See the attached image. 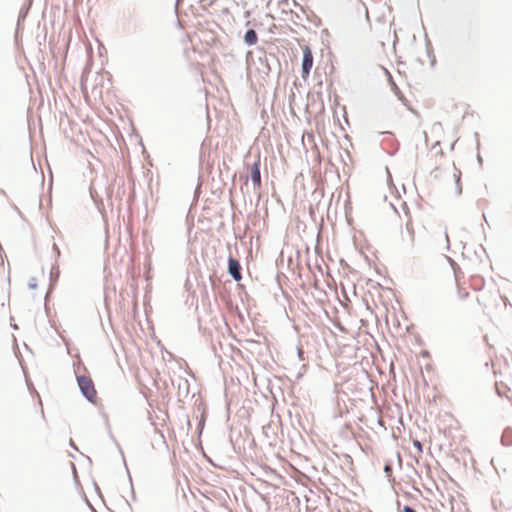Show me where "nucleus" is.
I'll return each mask as SVG.
<instances>
[{"instance_id": "nucleus-28", "label": "nucleus", "mask_w": 512, "mask_h": 512, "mask_svg": "<svg viewBox=\"0 0 512 512\" xmlns=\"http://www.w3.org/2000/svg\"><path fill=\"white\" fill-rule=\"evenodd\" d=\"M71 446H72V448L77 449L76 446L72 442H71Z\"/></svg>"}, {"instance_id": "nucleus-8", "label": "nucleus", "mask_w": 512, "mask_h": 512, "mask_svg": "<svg viewBox=\"0 0 512 512\" xmlns=\"http://www.w3.org/2000/svg\"><path fill=\"white\" fill-rule=\"evenodd\" d=\"M501 442L504 446L512 445V428L507 427L501 436Z\"/></svg>"}, {"instance_id": "nucleus-22", "label": "nucleus", "mask_w": 512, "mask_h": 512, "mask_svg": "<svg viewBox=\"0 0 512 512\" xmlns=\"http://www.w3.org/2000/svg\"><path fill=\"white\" fill-rule=\"evenodd\" d=\"M341 159H342V162L344 163V165H347L346 161H347V158H344L343 155H341Z\"/></svg>"}, {"instance_id": "nucleus-15", "label": "nucleus", "mask_w": 512, "mask_h": 512, "mask_svg": "<svg viewBox=\"0 0 512 512\" xmlns=\"http://www.w3.org/2000/svg\"><path fill=\"white\" fill-rule=\"evenodd\" d=\"M28 287H29V289H36L37 288L36 278L32 277L29 280Z\"/></svg>"}, {"instance_id": "nucleus-1", "label": "nucleus", "mask_w": 512, "mask_h": 512, "mask_svg": "<svg viewBox=\"0 0 512 512\" xmlns=\"http://www.w3.org/2000/svg\"><path fill=\"white\" fill-rule=\"evenodd\" d=\"M76 380L82 396L91 403L97 400V391L92 379L82 374H76Z\"/></svg>"}, {"instance_id": "nucleus-18", "label": "nucleus", "mask_w": 512, "mask_h": 512, "mask_svg": "<svg viewBox=\"0 0 512 512\" xmlns=\"http://www.w3.org/2000/svg\"><path fill=\"white\" fill-rule=\"evenodd\" d=\"M475 137H476V147H477V149H479L480 142H479V139H478V133L477 132L475 133Z\"/></svg>"}, {"instance_id": "nucleus-23", "label": "nucleus", "mask_w": 512, "mask_h": 512, "mask_svg": "<svg viewBox=\"0 0 512 512\" xmlns=\"http://www.w3.org/2000/svg\"><path fill=\"white\" fill-rule=\"evenodd\" d=\"M341 159H342V162L344 163V165H347L346 161H347V158H344L343 155H341Z\"/></svg>"}, {"instance_id": "nucleus-14", "label": "nucleus", "mask_w": 512, "mask_h": 512, "mask_svg": "<svg viewBox=\"0 0 512 512\" xmlns=\"http://www.w3.org/2000/svg\"><path fill=\"white\" fill-rule=\"evenodd\" d=\"M112 192H113V187L111 185L105 187V194H106L108 200H111Z\"/></svg>"}, {"instance_id": "nucleus-16", "label": "nucleus", "mask_w": 512, "mask_h": 512, "mask_svg": "<svg viewBox=\"0 0 512 512\" xmlns=\"http://www.w3.org/2000/svg\"><path fill=\"white\" fill-rule=\"evenodd\" d=\"M413 445L414 447H416L420 452H422V444L419 440H414L413 441Z\"/></svg>"}, {"instance_id": "nucleus-11", "label": "nucleus", "mask_w": 512, "mask_h": 512, "mask_svg": "<svg viewBox=\"0 0 512 512\" xmlns=\"http://www.w3.org/2000/svg\"><path fill=\"white\" fill-rule=\"evenodd\" d=\"M454 176L456 177V179H455L456 193L459 196V195L462 194V186H461V182H460V175L456 176V174H454Z\"/></svg>"}, {"instance_id": "nucleus-9", "label": "nucleus", "mask_w": 512, "mask_h": 512, "mask_svg": "<svg viewBox=\"0 0 512 512\" xmlns=\"http://www.w3.org/2000/svg\"><path fill=\"white\" fill-rule=\"evenodd\" d=\"M406 231H407V234L409 236L410 245L413 246L414 245V240H415L414 230H413V228L411 226H409V224H406Z\"/></svg>"}, {"instance_id": "nucleus-10", "label": "nucleus", "mask_w": 512, "mask_h": 512, "mask_svg": "<svg viewBox=\"0 0 512 512\" xmlns=\"http://www.w3.org/2000/svg\"><path fill=\"white\" fill-rule=\"evenodd\" d=\"M58 278H59V270H58V268H56L55 272L51 271V273H50V282H51L52 286L58 281Z\"/></svg>"}, {"instance_id": "nucleus-21", "label": "nucleus", "mask_w": 512, "mask_h": 512, "mask_svg": "<svg viewBox=\"0 0 512 512\" xmlns=\"http://www.w3.org/2000/svg\"><path fill=\"white\" fill-rule=\"evenodd\" d=\"M344 154H345V156H346L349 160H351V155H350V153H349V151H348V150H345V151H344Z\"/></svg>"}, {"instance_id": "nucleus-4", "label": "nucleus", "mask_w": 512, "mask_h": 512, "mask_svg": "<svg viewBox=\"0 0 512 512\" xmlns=\"http://www.w3.org/2000/svg\"><path fill=\"white\" fill-rule=\"evenodd\" d=\"M260 160L254 161L253 164L250 167V175L249 178L251 179L254 187H260L261 186V171H260Z\"/></svg>"}, {"instance_id": "nucleus-19", "label": "nucleus", "mask_w": 512, "mask_h": 512, "mask_svg": "<svg viewBox=\"0 0 512 512\" xmlns=\"http://www.w3.org/2000/svg\"><path fill=\"white\" fill-rule=\"evenodd\" d=\"M477 161L479 162L480 165H482L483 158L481 157V155L479 153L477 154Z\"/></svg>"}, {"instance_id": "nucleus-13", "label": "nucleus", "mask_w": 512, "mask_h": 512, "mask_svg": "<svg viewBox=\"0 0 512 512\" xmlns=\"http://www.w3.org/2000/svg\"><path fill=\"white\" fill-rule=\"evenodd\" d=\"M27 13H28L27 9L21 8L19 15H18V24L20 23V21H22L26 18Z\"/></svg>"}, {"instance_id": "nucleus-27", "label": "nucleus", "mask_w": 512, "mask_h": 512, "mask_svg": "<svg viewBox=\"0 0 512 512\" xmlns=\"http://www.w3.org/2000/svg\"><path fill=\"white\" fill-rule=\"evenodd\" d=\"M132 499L135 500L136 499V496H135V493H134V490L132 489Z\"/></svg>"}, {"instance_id": "nucleus-6", "label": "nucleus", "mask_w": 512, "mask_h": 512, "mask_svg": "<svg viewBox=\"0 0 512 512\" xmlns=\"http://www.w3.org/2000/svg\"><path fill=\"white\" fill-rule=\"evenodd\" d=\"M243 41L247 46H253L258 42V34L253 28L246 30Z\"/></svg>"}, {"instance_id": "nucleus-12", "label": "nucleus", "mask_w": 512, "mask_h": 512, "mask_svg": "<svg viewBox=\"0 0 512 512\" xmlns=\"http://www.w3.org/2000/svg\"><path fill=\"white\" fill-rule=\"evenodd\" d=\"M397 506L399 509H401L402 512H417L412 506H409V505H404L401 508L400 501H397Z\"/></svg>"}, {"instance_id": "nucleus-5", "label": "nucleus", "mask_w": 512, "mask_h": 512, "mask_svg": "<svg viewBox=\"0 0 512 512\" xmlns=\"http://www.w3.org/2000/svg\"><path fill=\"white\" fill-rule=\"evenodd\" d=\"M380 135L386 136L383 139V143L387 144L389 147L393 148L392 151L388 152V154L391 156L394 155L399 148V143L396 140L392 139V133L389 131L380 132Z\"/></svg>"}, {"instance_id": "nucleus-17", "label": "nucleus", "mask_w": 512, "mask_h": 512, "mask_svg": "<svg viewBox=\"0 0 512 512\" xmlns=\"http://www.w3.org/2000/svg\"><path fill=\"white\" fill-rule=\"evenodd\" d=\"M384 471H385V473H387V474H388V473L391 471V466H390L389 464H386V465L384 466Z\"/></svg>"}, {"instance_id": "nucleus-20", "label": "nucleus", "mask_w": 512, "mask_h": 512, "mask_svg": "<svg viewBox=\"0 0 512 512\" xmlns=\"http://www.w3.org/2000/svg\"><path fill=\"white\" fill-rule=\"evenodd\" d=\"M53 249H54V251L57 252V255H60V250L56 244L53 245Z\"/></svg>"}, {"instance_id": "nucleus-24", "label": "nucleus", "mask_w": 512, "mask_h": 512, "mask_svg": "<svg viewBox=\"0 0 512 512\" xmlns=\"http://www.w3.org/2000/svg\"><path fill=\"white\" fill-rule=\"evenodd\" d=\"M445 237H446V240H447V249H449V237H448L447 233L445 234Z\"/></svg>"}, {"instance_id": "nucleus-3", "label": "nucleus", "mask_w": 512, "mask_h": 512, "mask_svg": "<svg viewBox=\"0 0 512 512\" xmlns=\"http://www.w3.org/2000/svg\"><path fill=\"white\" fill-rule=\"evenodd\" d=\"M242 267L240 261L234 258L232 255L228 257L227 273L236 281L239 282L242 279L241 273Z\"/></svg>"}, {"instance_id": "nucleus-2", "label": "nucleus", "mask_w": 512, "mask_h": 512, "mask_svg": "<svg viewBox=\"0 0 512 512\" xmlns=\"http://www.w3.org/2000/svg\"><path fill=\"white\" fill-rule=\"evenodd\" d=\"M313 67V53L308 46L303 49L302 63H301V76L306 79Z\"/></svg>"}, {"instance_id": "nucleus-25", "label": "nucleus", "mask_w": 512, "mask_h": 512, "mask_svg": "<svg viewBox=\"0 0 512 512\" xmlns=\"http://www.w3.org/2000/svg\"><path fill=\"white\" fill-rule=\"evenodd\" d=\"M497 394L502 397L503 396V391H500V390H497Z\"/></svg>"}, {"instance_id": "nucleus-7", "label": "nucleus", "mask_w": 512, "mask_h": 512, "mask_svg": "<svg viewBox=\"0 0 512 512\" xmlns=\"http://www.w3.org/2000/svg\"><path fill=\"white\" fill-rule=\"evenodd\" d=\"M90 195H91V198L93 199L97 209L99 210V212L101 214H103V210H104L103 198L99 195L98 191L95 189L94 186L90 187Z\"/></svg>"}, {"instance_id": "nucleus-26", "label": "nucleus", "mask_w": 512, "mask_h": 512, "mask_svg": "<svg viewBox=\"0 0 512 512\" xmlns=\"http://www.w3.org/2000/svg\"><path fill=\"white\" fill-rule=\"evenodd\" d=\"M204 456H205V458L207 459V461H208L210 464L214 465L210 458H208L206 455H204Z\"/></svg>"}]
</instances>
